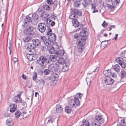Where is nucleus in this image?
Returning a JSON list of instances; mask_svg holds the SVG:
<instances>
[{
	"instance_id": "2eb2a0df",
	"label": "nucleus",
	"mask_w": 126,
	"mask_h": 126,
	"mask_svg": "<svg viewBox=\"0 0 126 126\" xmlns=\"http://www.w3.org/2000/svg\"><path fill=\"white\" fill-rule=\"evenodd\" d=\"M48 68L51 72H56V67L55 66V65L53 64L52 63L50 64L48 66Z\"/></svg>"
},
{
	"instance_id": "bb28decb",
	"label": "nucleus",
	"mask_w": 126,
	"mask_h": 126,
	"mask_svg": "<svg viewBox=\"0 0 126 126\" xmlns=\"http://www.w3.org/2000/svg\"><path fill=\"white\" fill-rule=\"evenodd\" d=\"M72 111V110L70 107L68 106H67L65 108V111L66 113H70Z\"/></svg>"
},
{
	"instance_id": "c756f323",
	"label": "nucleus",
	"mask_w": 126,
	"mask_h": 126,
	"mask_svg": "<svg viewBox=\"0 0 126 126\" xmlns=\"http://www.w3.org/2000/svg\"><path fill=\"white\" fill-rule=\"evenodd\" d=\"M6 123L7 125L9 126H12L13 124L12 120L10 119L7 120L6 121Z\"/></svg>"
},
{
	"instance_id": "6e6552de",
	"label": "nucleus",
	"mask_w": 126,
	"mask_h": 126,
	"mask_svg": "<svg viewBox=\"0 0 126 126\" xmlns=\"http://www.w3.org/2000/svg\"><path fill=\"white\" fill-rule=\"evenodd\" d=\"M70 65V62H68L66 63L63 64V67L62 68V72H64L68 70L69 68V66Z\"/></svg>"
},
{
	"instance_id": "4be33fe9",
	"label": "nucleus",
	"mask_w": 126,
	"mask_h": 126,
	"mask_svg": "<svg viewBox=\"0 0 126 126\" xmlns=\"http://www.w3.org/2000/svg\"><path fill=\"white\" fill-rule=\"evenodd\" d=\"M72 24L75 27H78L79 25V23L77 19L73 20L72 21Z\"/></svg>"
},
{
	"instance_id": "20e7f679",
	"label": "nucleus",
	"mask_w": 126,
	"mask_h": 126,
	"mask_svg": "<svg viewBox=\"0 0 126 126\" xmlns=\"http://www.w3.org/2000/svg\"><path fill=\"white\" fill-rule=\"evenodd\" d=\"M33 30V27L29 25L27 26V28L24 30L23 32L26 35H31L32 34Z\"/></svg>"
},
{
	"instance_id": "5701e85b",
	"label": "nucleus",
	"mask_w": 126,
	"mask_h": 126,
	"mask_svg": "<svg viewBox=\"0 0 126 126\" xmlns=\"http://www.w3.org/2000/svg\"><path fill=\"white\" fill-rule=\"evenodd\" d=\"M31 18L28 16H26V17L24 19V22L25 23H29L31 22Z\"/></svg>"
},
{
	"instance_id": "79ce46f5",
	"label": "nucleus",
	"mask_w": 126,
	"mask_h": 126,
	"mask_svg": "<svg viewBox=\"0 0 126 126\" xmlns=\"http://www.w3.org/2000/svg\"><path fill=\"white\" fill-rule=\"evenodd\" d=\"M88 3L86 0H84L82 2V4L84 7H86L88 4Z\"/></svg>"
},
{
	"instance_id": "5fc2aeb1",
	"label": "nucleus",
	"mask_w": 126,
	"mask_h": 126,
	"mask_svg": "<svg viewBox=\"0 0 126 126\" xmlns=\"http://www.w3.org/2000/svg\"><path fill=\"white\" fill-rule=\"evenodd\" d=\"M47 2L50 5L54 4V3L55 2L52 0H47Z\"/></svg>"
},
{
	"instance_id": "13d9d810",
	"label": "nucleus",
	"mask_w": 126,
	"mask_h": 126,
	"mask_svg": "<svg viewBox=\"0 0 126 126\" xmlns=\"http://www.w3.org/2000/svg\"><path fill=\"white\" fill-rule=\"evenodd\" d=\"M37 73H35V74L33 76V79L34 81L37 78Z\"/></svg>"
},
{
	"instance_id": "864d4df0",
	"label": "nucleus",
	"mask_w": 126,
	"mask_h": 126,
	"mask_svg": "<svg viewBox=\"0 0 126 126\" xmlns=\"http://www.w3.org/2000/svg\"><path fill=\"white\" fill-rule=\"evenodd\" d=\"M86 79L87 85L88 86H89L90 85V84L91 82V80L88 78H86Z\"/></svg>"
},
{
	"instance_id": "ea45409f",
	"label": "nucleus",
	"mask_w": 126,
	"mask_h": 126,
	"mask_svg": "<svg viewBox=\"0 0 126 126\" xmlns=\"http://www.w3.org/2000/svg\"><path fill=\"white\" fill-rule=\"evenodd\" d=\"M64 59L62 58H59V60H58V63H57L63 64L64 63Z\"/></svg>"
},
{
	"instance_id": "6e6d98bb",
	"label": "nucleus",
	"mask_w": 126,
	"mask_h": 126,
	"mask_svg": "<svg viewBox=\"0 0 126 126\" xmlns=\"http://www.w3.org/2000/svg\"><path fill=\"white\" fill-rule=\"evenodd\" d=\"M40 38L42 42H44L47 39L46 37L44 36H42L40 37Z\"/></svg>"
},
{
	"instance_id": "3c124183",
	"label": "nucleus",
	"mask_w": 126,
	"mask_h": 126,
	"mask_svg": "<svg viewBox=\"0 0 126 126\" xmlns=\"http://www.w3.org/2000/svg\"><path fill=\"white\" fill-rule=\"evenodd\" d=\"M77 16L76 15H75L73 14H71L69 16V18L71 19H73V20L74 19V18L75 17Z\"/></svg>"
},
{
	"instance_id": "ddd939ff",
	"label": "nucleus",
	"mask_w": 126,
	"mask_h": 126,
	"mask_svg": "<svg viewBox=\"0 0 126 126\" xmlns=\"http://www.w3.org/2000/svg\"><path fill=\"white\" fill-rule=\"evenodd\" d=\"M11 108L10 111L12 113L14 112L17 110V105L16 104H12L10 105Z\"/></svg>"
},
{
	"instance_id": "338daca9",
	"label": "nucleus",
	"mask_w": 126,
	"mask_h": 126,
	"mask_svg": "<svg viewBox=\"0 0 126 126\" xmlns=\"http://www.w3.org/2000/svg\"><path fill=\"white\" fill-rule=\"evenodd\" d=\"M20 103H22V105L23 106H24V107H26V104L25 102L22 100V102H20Z\"/></svg>"
},
{
	"instance_id": "39448f33",
	"label": "nucleus",
	"mask_w": 126,
	"mask_h": 126,
	"mask_svg": "<svg viewBox=\"0 0 126 126\" xmlns=\"http://www.w3.org/2000/svg\"><path fill=\"white\" fill-rule=\"evenodd\" d=\"M46 25L44 23H40L38 26L37 29L41 33L45 32L46 29Z\"/></svg>"
},
{
	"instance_id": "2f4dec72",
	"label": "nucleus",
	"mask_w": 126,
	"mask_h": 126,
	"mask_svg": "<svg viewBox=\"0 0 126 126\" xmlns=\"http://www.w3.org/2000/svg\"><path fill=\"white\" fill-rule=\"evenodd\" d=\"M21 114V112L20 111L18 110L16 111L15 113V116L16 118H18L20 116Z\"/></svg>"
},
{
	"instance_id": "37998d69",
	"label": "nucleus",
	"mask_w": 126,
	"mask_h": 126,
	"mask_svg": "<svg viewBox=\"0 0 126 126\" xmlns=\"http://www.w3.org/2000/svg\"><path fill=\"white\" fill-rule=\"evenodd\" d=\"M38 19H32L31 22L34 25H36L38 23Z\"/></svg>"
},
{
	"instance_id": "e433bc0d",
	"label": "nucleus",
	"mask_w": 126,
	"mask_h": 126,
	"mask_svg": "<svg viewBox=\"0 0 126 126\" xmlns=\"http://www.w3.org/2000/svg\"><path fill=\"white\" fill-rule=\"evenodd\" d=\"M48 28L47 29V35H49L51 34L52 33V31L51 29L49 27H48L47 26Z\"/></svg>"
},
{
	"instance_id": "0e129e2a",
	"label": "nucleus",
	"mask_w": 126,
	"mask_h": 126,
	"mask_svg": "<svg viewBox=\"0 0 126 126\" xmlns=\"http://www.w3.org/2000/svg\"><path fill=\"white\" fill-rule=\"evenodd\" d=\"M41 50L42 51H44L46 49V47L44 46H40L39 47Z\"/></svg>"
},
{
	"instance_id": "9b49d317",
	"label": "nucleus",
	"mask_w": 126,
	"mask_h": 126,
	"mask_svg": "<svg viewBox=\"0 0 126 126\" xmlns=\"http://www.w3.org/2000/svg\"><path fill=\"white\" fill-rule=\"evenodd\" d=\"M71 13L76 15H78L80 16L81 15L82 13L81 11H79L78 9H73L71 11Z\"/></svg>"
},
{
	"instance_id": "393cba45",
	"label": "nucleus",
	"mask_w": 126,
	"mask_h": 126,
	"mask_svg": "<svg viewBox=\"0 0 126 126\" xmlns=\"http://www.w3.org/2000/svg\"><path fill=\"white\" fill-rule=\"evenodd\" d=\"M120 77L121 79L126 78V72L123 69H122L120 72Z\"/></svg>"
},
{
	"instance_id": "de8ad7c7",
	"label": "nucleus",
	"mask_w": 126,
	"mask_h": 126,
	"mask_svg": "<svg viewBox=\"0 0 126 126\" xmlns=\"http://www.w3.org/2000/svg\"><path fill=\"white\" fill-rule=\"evenodd\" d=\"M82 123H83V124H85L86 125H87V126H89V122L88 120H83Z\"/></svg>"
},
{
	"instance_id": "a211bd4d",
	"label": "nucleus",
	"mask_w": 126,
	"mask_h": 126,
	"mask_svg": "<svg viewBox=\"0 0 126 126\" xmlns=\"http://www.w3.org/2000/svg\"><path fill=\"white\" fill-rule=\"evenodd\" d=\"M14 101L16 103H20L22 102V100L21 97H19L18 96H15L14 98Z\"/></svg>"
},
{
	"instance_id": "49530a36",
	"label": "nucleus",
	"mask_w": 126,
	"mask_h": 126,
	"mask_svg": "<svg viewBox=\"0 0 126 126\" xmlns=\"http://www.w3.org/2000/svg\"><path fill=\"white\" fill-rule=\"evenodd\" d=\"M50 71L49 69H45L44 70L43 73H44L45 75H47L49 74Z\"/></svg>"
},
{
	"instance_id": "e2e57ef3",
	"label": "nucleus",
	"mask_w": 126,
	"mask_h": 126,
	"mask_svg": "<svg viewBox=\"0 0 126 126\" xmlns=\"http://www.w3.org/2000/svg\"><path fill=\"white\" fill-rule=\"evenodd\" d=\"M37 72L40 75H42L43 73V72L41 69H39L37 70Z\"/></svg>"
},
{
	"instance_id": "1a4fd4ad",
	"label": "nucleus",
	"mask_w": 126,
	"mask_h": 126,
	"mask_svg": "<svg viewBox=\"0 0 126 126\" xmlns=\"http://www.w3.org/2000/svg\"><path fill=\"white\" fill-rule=\"evenodd\" d=\"M87 28H84L79 33V36L82 37H86L87 34Z\"/></svg>"
},
{
	"instance_id": "6ab92c4d",
	"label": "nucleus",
	"mask_w": 126,
	"mask_h": 126,
	"mask_svg": "<svg viewBox=\"0 0 126 126\" xmlns=\"http://www.w3.org/2000/svg\"><path fill=\"white\" fill-rule=\"evenodd\" d=\"M82 0H76L75 1L74 3V6L77 8L80 7L81 4L80 2Z\"/></svg>"
},
{
	"instance_id": "f03ea898",
	"label": "nucleus",
	"mask_w": 126,
	"mask_h": 126,
	"mask_svg": "<svg viewBox=\"0 0 126 126\" xmlns=\"http://www.w3.org/2000/svg\"><path fill=\"white\" fill-rule=\"evenodd\" d=\"M81 93H78L76 95L74 96V99H71L69 100V102L71 107H76L77 106H79L80 105V103L78 98L80 99L82 96Z\"/></svg>"
},
{
	"instance_id": "680f3d73",
	"label": "nucleus",
	"mask_w": 126,
	"mask_h": 126,
	"mask_svg": "<svg viewBox=\"0 0 126 126\" xmlns=\"http://www.w3.org/2000/svg\"><path fill=\"white\" fill-rule=\"evenodd\" d=\"M74 38L77 39V40H79V34L77 33H76L74 35Z\"/></svg>"
},
{
	"instance_id": "a18cd8bd",
	"label": "nucleus",
	"mask_w": 126,
	"mask_h": 126,
	"mask_svg": "<svg viewBox=\"0 0 126 126\" xmlns=\"http://www.w3.org/2000/svg\"><path fill=\"white\" fill-rule=\"evenodd\" d=\"M39 85H43L45 82L44 80L43 79H41L39 80Z\"/></svg>"
},
{
	"instance_id": "8fccbe9b",
	"label": "nucleus",
	"mask_w": 126,
	"mask_h": 126,
	"mask_svg": "<svg viewBox=\"0 0 126 126\" xmlns=\"http://www.w3.org/2000/svg\"><path fill=\"white\" fill-rule=\"evenodd\" d=\"M97 124L95 122H93L92 123V126H101L100 124Z\"/></svg>"
},
{
	"instance_id": "bf43d9fd",
	"label": "nucleus",
	"mask_w": 126,
	"mask_h": 126,
	"mask_svg": "<svg viewBox=\"0 0 126 126\" xmlns=\"http://www.w3.org/2000/svg\"><path fill=\"white\" fill-rule=\"evenodd\" d=\"M92 7L91 9L92 10H95L96 8V5L95 3H93L91 5Z\"/></svg>"
},
{
	"instance_id": "4468645a",
	"label": "nucleus",
	"mask_w": 126,
	"mask_h": 126,
	"mask_svg": "<svg viewBox=\"0 0 126 126\" xmlns=\"http://www.w3.org/2000/svg\"><path fill=\"white\" fill-rule=\"evenodd\" d=\"M56 113L58 114L59 113H62L63 112V109L60 105H57L56 106Z\"/></svg>"
},
{
	"instance_id": "473e14b6",
	"label": "nucleus",
	"mask_w": 126,
	"mask_h": 126,
	"mask_svg": "<svg viewBox=\"0 0 126 126\" xmlns=\"http://www.w3.org/2000/svg\"><path fill=\"white\" fill-rule=\"evenodd\" d=\"M28 60L30 61H32L33 60V55L32 54H28L27 56Z\"/></svg>"
},
{
	"instance_id": "774afa93",
	"label": "nucleus",
	"mask_w": 126,
	"mask_h": 126,
	"mask_svg": "<svg viewBox=\"0 0 126 126\" xmlns=\"http://www.w3.org/2000/svg\"><path fill=\"white\" fill-rule=\"evenodd\" d=\"M109 4H107L106 3H103L102 4V5L103 6L104 8L108 7V6Z\"/></svg>"
},
{
	"instance_id": "7c9ffc66",
	"label": "nucleus",
	"mask_w": 126,
	"mask_h": 126,
	"mask_svg": "<svg viewBox=\"0 0 126 126\" xmlns=\"http://www.w3.org/2000/svg\"><path fill=\"white\" fill-rule=\"evenodd\" d=\"M32 40V39L29 36L25 37L23 39L24 42H29Z\"/></svg>"
},
{
	"instance_id": "dca6fc26",
	"label": "nucleus",
	"mask_w": 126,
	"mask_h": 126,
	"mask_svg": "<svg viewBox=\"0 0 126 126\" xmlns=\"http://www.w3.org/2000/svg\"><path fill=\"white\" fill-rule=\"evenodd\" d=\"M47 57H48L49 59V62L50 61L54 62L57 60V56L53 55H47Z\"/></svg>"
},
{
	"instance_id": "58836bf2",
	"label": "nucleus",
	"mask_w": 126,
	"mask_h": 126,
	"mask_svg": "<svg viewBox=\"0 0 126 126\" xmlns=\"http://www.w3.org/2000/svg\"><path fill=\"white\" fill-rule=\"evenodd\" d=\"M120 55L123 57L126 58V50L120 53Z\"/></svg>"
},
{
	"instance_id": "f3484780",
	"label": "nucleus",
	"mask_w": 126,
	"mask_h": 126,
	"mask_svg": "<svg viewBox=\"0 0 126 126\" xmlns=\"http://www.w3.org/2000/svg\"><path fill=\"white\" fill-rule=\"evenodd\" d=\"M56 35L54 33H53L49 35L48 39L51 42H53L56 40Z\"/></svg>"
},
{
	"instance_id": "69168bd1",
	"label": "nucleus",
	"mask_w": 126,
	"mask_h": 126,
	"mask_svg": "<svg viewBox=\"0 0 126 126\" xmlns=\"http://www.w3.org/2000/svg\"><path fill=\"white\" fill-rule=\"evenodd\" d=\"M125 119H122L121 120V124H122V125H125L126 124L125 123Z\"/></svg>"
},
{
	"instance_id": "4d7b16f0",
	"label": "nucleus",
	"mask_w": 126,
	"mask_h": 126,
	"mask_svg": "<svg viewBox=\"0 0 126 126\" xmlns=\"http://www.w3.org/2000/svg\"><path fill=\"white\" fill-rule=\"evenodd\" d=\"M113 28H115V25H112L110 26L109 27H108L107 28V30L108 31H110Z\"/></svg>"
},
{
	"instance_id": "603ef678",
	"label": "nucleus",
	"mask_w": 126,
	"mask_h": 126,
	"mask_svg": "<svg viewBox=\"0 0 126 126\" xmlns=\"http://www.w3.org/2000/svg\"><path fill=\"white\" fill-rule=\"evenodd\" d=\"M108 23H107L105 21H104L103 22L102 24V25L105 28L108 25Z\"/></svg>"
},
{
	"instance_id": "09e8293b",
	"label": "nucleus",
	"mask_w": 126,
	"mask_h": 126,
	"mask_svg": "<svg viewBox=\"0 0 126 126\" xmlns=\"http://www.w3.org/2000/svg\"><path fill=\"white\" fill-rule=\"evenodd\" d=\"M53 77L54 78V79H56L58 77V74L56 73H53L52 74Z\"/></svg>"
},
{
	"instance_id": "0eeeda50",
	"label": "nucleus",
	"mask_w": 126,
	"mask_h": 126,
	"mask_svg": "<svg viewBox=\"0 0 126 126\" xmlns=\"http://www.w3.org/2000/svg\"><path fill=\"white\" fill-rule=\"evenodd\" d=\"M56 71L58 73L62 72V68L63 67V64L59 63H55Z\"/></svg>"
},
{
	"instance_id": "f704fd0d",
	"label": "nucleus",
	"mask_w": 126,
	"mask_h": 126,
	"mask_svg": "<svg viewBox=\"0 0 126 126\" xmlns=\"http://www.w3.org/2000/svg\"><path fill=\"white\" fill-rule=\"evenodd\" d=\"M51 42V41H50L49 39H47L44 43L46 46H49L50 45Z\"/></svg>"
},
{
	"instance_id": "aec40b11",
	"label": "nucleus",
	"mask_w": 126,
	"mask_h": 126,
	"mask_svg": "<svg viewBox=\"0 0 126 126\" xmlns=\"http://www.w3.org/2000/svg\"><path fill=\"white\" fill-rule=\"evenodd\" d=\"M27 46L26 49L27 51H28L30 52L31 51V50L33 49L35 46L33 45L30 44H27Z\"/></svg>"
},
{
	"instance_id": "7ed1b4c3",
	"label": "nucleus",
	"mask_w": 126,
	"mask_h": 126,
	"mask_svg": "<svg viewBox=\"0 0 126 126\" xmlns=\"http://www.w3.org/2000/svg\"><path fill=\"white\" fill-rule=\"evenodd\" d=\"M104 81L108 85H111L113 83L116 84L118 83L116 81H114L110 77H104Z\"/></svg>"
},
{
	"instance_id": "72a5a7b5",
	"label": "nucleus",
	"mask_w": 126,
	"mask_h": 126,
	"mask_svg": "<svg viewBox=\"0 0 126 126\" xmlns=\"http://www.w3.org/2000/svg\"><path fill=\"white\" fill-rule=\"evenodd\" d=\"M108 8H109V9H110V11H113L115 10L116 7L115 5L109 4Z\"/></svg>"
},
{
	"instance_id": "f257e3e1",
	"label": "nucleus",
	"mask_w": 126,
	"mask_h": 126,
	"mask_svg": "<svg viewBox=\"0 0 126 126\" xmlns=\"http://www.w3.org/2000/svg\"><path fill=\"white\" fill-rule=\"evenodd\" d=\"M37 63L43 68L46 67V65L49 63V59L47 55L46 56H41L37 61Z\"/></svg>"
},
{
	"instance_id": "c85d7f7f",
	"label": "nucleus",
	"mask_w": 126,
	"mask_h": 126,
	"mask_svg": "<svg viewBox=\"0 0 126 126\" xmlns=\"http://www.w3.org/2000/svg\"><path fill=\"white\" fill-rule=\"evenodd\" d=\"M116 61L119 64H121L123 62V58L120 57H117L115 59Z\"/></svg>"
},
{
	"instance_id": "cd10ccee",
	"label": "nucleus",
	"mask_w": 126,
	"mask_h": 126,
	"mask_svg": "<svg viewBox=\"0 0 126 126\" xmlns=\"http://www.w3.org/2000/svg\"><path fill=\"white\" fill-rule=\"evenodd\" d=\"M114 70L117 72H119L120 69V67L118 64H116L113 66Z\"/></svg>"
},
{
	"instance_id": "9d476101",
	"label": "nucleus",
	"mask_w": 126,
	"mask_h": 126,
	"mask_svg": "<svg viewBox=\"0 0 126 126\" xmlns=\"http://www.w3.org/2000/svg\"><path fill=\"white\" fill-rule=\"evenodd\" d=\"M95 119L97 122H99L100 124H102L104 122V118H102V117L100 115H98L95 116Z\"/></svg>"
},
{
	"instance_id": "423d86ee",
	"label": "nucleus",
	"mask_w": 126,
	"mask_h": 126,
	"mask_svg": "<svg viewBox=\"0 0 126 126\" xmlns=\"http://www.w3.org/2000/svg\"><path fill=\"white\" fill-rule=\"evenodd\" d=\"M81 40L82 41L80 40L79 41L77 46V48H78V50L80 53L82 52L83 46V44L82 42H83L82 39H81Z\"/></svg>"
},
{
	"instance_id": "c9c22d12",
	"label": "nucleus",
	"mask_w": 126,
	"mask_h": 126,
	"mask_svg": "<svg viewBox=\"0 0 126 126\" xmlns=\"http://www.w3.org/2000/svg\"><path fill=\"white\" fill-rule=\"evenodd\" d=\"M120 1V0H112L111 2L113 5H115L119 3Z\"/></svg>"
},
{
	"instance_id": "f8f14e48",
	"label": "nucleus",
	"mask_w": 126,
	"mask_h": 126,
	"mask_svg": "<svg viewBox=\"0 0 126 126\" xmlns=\"http://www.w3.org/2000/svg\"><path fill=\"white\" fill-rule=\"evenodd\" d=\"M33 44L35 46H41V42L40 40L37 39H34L32 40Z\"/></svg>"
},
{
	"instance_id": "4c0bfd02",
	"label": "nucleus",
	"mask_w": 126,
	"mask_h": 126,
	"mask_svg": "<svg viewBox=\"0 0 126 126\" xmlns=\"http://www.w3.org/2000/svg\"><path fill=\"white\" fill-rule=\"evenodd\" d=\"M107 45V43L106 41L102 42L101 43V47H102L104 48L106 47Z\"/></svg>"
},
{
	"instance_id": "052dcab7",
	"label": "nucleus",
	"mask_w": 126,
	"mask_h": 126,
	"mask_svg": "<svg viewBox=\"0 0 126 126\" xmlns=\"http://www.w3.org/2000/svg\"><path fill=\"white\" fill-rule=\"evenodd\" d=\"M56 2L55 3V4H54V5H53V10H54L56 8L57 6V5L58 4V2Z\"/></svg>"
},
{
	"instance_id": "412c9836",
	"label": "nucleus",
	"mask_w": 126,
	"mask_h": 126,
	"mask_svg": "<svg viewBox=\"0 0 126 126\" xmlns=\"http://www.w3.org/2000/svg\"><path fill=\"white\" fill-rule=\"evenodd\" d=\"M103 73L105 75V77H110V76L111 74V70L109 69L106 70L104 71Z\"/></svg>"
},
{
	"instance_id": "c03bdc74",
	"label": "nucleus",
	"mask_w": 126,
	"mask_h": 126,
	"mask_svg": "<svg viewBox=\"0 0 126 126\" xmlns=\"http://www.w3.org/2000/svg\"><path fill=\"white\" fill-rule=\"evenodd\" d=\"M32 19H38V15L35 13L32 14Z\"/></svg>"
},
{
	"instance_id": "b1692460",
	"label": "nucleus",
	"mask_w": 126,
	"mask_h": 126,
	"mask_svg": "<svg viewBox=\"0 0 126 126\" xmlns=\"http://www.w3.org/2000/svg\"><path fill=\"white\" fill-rule=\"evenodd\" d=\"M48 50L49 53L51 54H54L56 55V52L57 51L54 50L53 47L52 46H50L48 48Z\"/></svg>"
},
{
	"instance_id": "a19ab883",
	"label": "nucleus",
	"mask_w": 126,
	"mask_h": 126,
	"mask_svg": "<svg viewBox=\"0 0 126 126\" xmlns=\"http://www.w3.org/2000/svg\"><path fill=\"white\" fill-rule=\"evenodd\" d=\"M43 8L45 10H49L50 9V8L49 6L45 4L43 6Z\"/></svg>"
},
{
	"instance_id": "a878e982",
	"label": "nucleus",
	"mask_w": 126,
	"mask_h": 126,
	"mask_svg": "<svg viewBox=\"0 0 126 126\" xmlns=\"http://www.w3.org/2000/svg\"><path fill=\"white\" fill-rule=\"evenodd\" d=\"M56 52V55L57 56H63L64 55L65 53V52L63 50H60L59 51H57Z\"/></svg>"
}]
</instances>
